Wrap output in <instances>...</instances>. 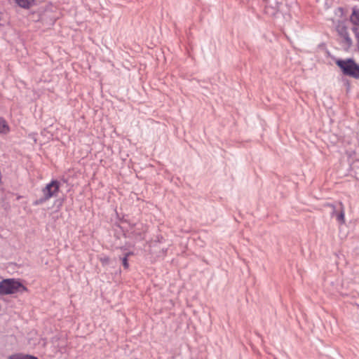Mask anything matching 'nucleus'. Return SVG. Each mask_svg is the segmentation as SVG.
<instances>
[{"label":"nucleus","mask_w":359,"mask_h":359,"mask_svg":"<svg viewBox=\"0 0 359 359\" xmlns=\"http://www.w3.org/2000/svg\"><path fill=\"white\" fill-rule=\"evenodd\" d=\"M36 0H15L16 4L24 8H28L34 4Z\"/></svg>","instance_id":"nucleus-7"},{"label":"nucleus","mask_w":359,"mask_h":359,"mask_svg":"<svg viewBox=\"0 0 359 359\" xmlns=\"http://www.w3.org/2000/svg\"><path fill=\"white\" fill-rule=\"evenodd\" d=\"M25 359H38L36 356L26 354Z\"/></svg>","instance_id":"nucleus-12"},{"label":"nucleus","mask_w":359,"mask_h":359,"mask_svg":"<svg viewBox=\"0 0 359 359\" xmlns=\"http://www.w3.org/2000/svg\"><path fill=\"white\" fill-rule=\"evenodd\" d=\"M129 255H130V253L126 254V255L122 259L123 265L125 269H128L129 267V264L128 263V257L129 256Z\"/></svg>","instance_id":"nucleus-11"},{"label":"nucleus","mask_w":359,"mask_h":359,"mask_svg":"<svg viewBox=\"0 0 359 359\" xmlns=\"http://www.w3.org/2000/svg\"><path fill=\"white\" fill-rule=\"evenodd\" d=\"M27 288L18 280L10 278L0 282V294H10L26 291Z\"/></svg>","instance_id":"nucleus-1"},{"label":"nucleus","mask_w":359,"mask_h":359,"mask_svg":"<svg viewBox=\"0 0 359 359\" xmlns=\"http://www.w3.org/2000/svg\"><path fill=\"white\" fill-rule=\"evenodd\" d=\"M350 21L354 25L353 27H357L359 29V9L353 8L352 13L350 15Z\"/></svg>","instance_id":"nucleus-6"},{"label":"nucleus","mask_w":359,"mask_h":359,"mask_svg":"<svg viewBox=\"0 0 359 359\" xmlns=\"http://www.w3.org/2000/svg\"><path fill=\"white\" fill-rule=\"evenodd\" d=\"M9 131V127L6 121L0 118V133H7Z\"/></svg>","instance_id":"nucleus-8"},{"label":"nucleus","mask_w":359,"mask_h":359,"mask_svg":"<svg viewBox=\"0 0 359 359\" xmlns=\"http://www.w3.org/2000/svg\"><path fill=\"white\" fill-rule=\"evenodd\" d=\"M337 31L339 34L345 39L347 43H351V39L349 36L348 28L344 23L341 22L337 26Z\"/></svg>","instance_id":"nucleus-4"},{"label":"nucleus","mask_w":359,"mask_h":359,"mask_svg":"<svg viewBox=\"0 0 359 359\" xmlns=\"http://www.w3.org/2000/svg\"><path fill=\"white\" fill-rule=\"evenodd\" d=\"M30 344L33 346H36V344L35 342H30Z\"/></svg>","instance_id":"nucleus-14"},{"label":"nucleus","mask_w":359,"mask_h":359,"mask_svg":"<svg viewBox=\"0 0 359 359\" xmlns=\"http://www.w3.org/2000/svg\"><path fill=\"white\" fill-rule=\"evenodd\" d=\"M60 184L57 181H52L48 184L43 189V198L37 200L34 202L35 205H39L43 201L55 196L59 190Z\"/></svg>","instance_id":"nucleus-3"},{"label":"nucleus","mask_w":359,"mask_h":359,"mask_svg":"<svg viewBox=\"0 0 359 359\" xmlns=\"http://www.w3.org/2000/svg\"><path fill=\"white\" fill-rule=\"evenodd\" d=\"M129 224L126 221H121L119 224V227L123 231H127Z\"/></svg>","instance_id":"nucleus-10"},{"label":"nucleus","mask_w":359,"mask_h":359,"mask_svg":"<svg viewBox=\"0 0 359 359\" xmlns=\"http://www.w3.org/2000/svg\"><path fill=\"white\" fill-rule=\"evenodd\" d=\"M42 0H36V1H41Z\"/></svg>","instance_id":"nucleus-15"},{"label":"nucleus","mask_w":359,"mask_h":359,"mask_svg":"<svg viewBox=\"0 0 359 359\" xmlns=\"http://www.w3.org/2000/svg\"><path fill=\"white\" fill-rule=\"evenodd\" d=\"M336 65L341 69L344 74L359 79V65L353 60H337Z\"/></svg>","instance_id":"nucleus-2"},{"label":"nucleus","mask_w":359,"mask_h":359,"mask_svg":"<svg viewBox=\"0 0 359 359\" xmlns=\"http://www.w3.org/2000/svg\"><path fill=\"white\" fill-rule=\"evenodd\" d=\"M26 354L15 353L10 355L7 359H25Z\"/></svg>","instance_id":"nucleus-9"},{"label":"nucleus","mask_w":359,"mask_h":359,"mask_svg":"<svg viewBox=\"0 0 359 359\" xmlns=\"http://www.w3.org/2000/svg\"><path fill=\"white\" fill-rule=\"evenodd\" d=\"M41 342H42V343H41V346H45V342H44V341H43V340H42V341H41Z\"/></svg>","instance_id":"nucleus-13"},{"label":"nucleus","mask_w":359,"mask_h":359,"mask_svg":"<svg viewBox=\"0 0 359 359\" xmlns=\"http://www.w3.org/2000/svg\"><path fill=\"white\" fill-rule=\"evenodd\" d=\"M340 211H333L332 214L336 216V219L340 224H344L345 223L344 207L341 203H340Z\"/></svg>","instance_id":"nucleus-5"}]
</instances>
